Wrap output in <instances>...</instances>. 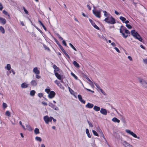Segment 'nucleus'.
<instances>
[{"mask_svg":"<svg viewBox=\"0 0 147 147\" xmlns=\"http://www.w3.org/2000/svg\"><path fill=\"white\" fill-rule=\"evenodd\" d=\"M131 33L132 35L136 38L140 42H143V39L139 34L135 30H133L131 31Z\"/></svg>","mask_w":147,"mask_h":147,"instance_id":"1","label":"nucleus"},{"mask_svg":"<svg viewBox=\"0 0 147 147\" xmlns=\"http://www.w3.org/2000/svg\"><path fill=\"white\" fill-rule=\"evenodd\" d=\"M104 21L107 23L111 24H114L115 23V19L111 16H108L104 20Z\"/></svg>","mask_w":147,"mask_h":147,"instance_id":"2","label":"nucleus"},{"mask_svg":"<svg viewBox=\"0 0 147 147\" xmlns=\"http://www.w3.org/2000/svg\"><path fill=\"white\" fill-rule=\"evenodd\" d=\"M138 80L142 86L145 88H147V81L141 78H139Z\"/></svg>","mask_w":147,"mask_h":147,"instance_id":"3","label":"nucleus"},{"mask_svg":"<svg viewBox=\"0 0 147 147\" xmlns=\"http://www.w3.org/2000/svg\"><path fill=\"white\" fill-rule=\"evenodd\" d=\"M126 131L127 133L131 135L132 136L134 137L135 138H137L139 140L140 139V138L139 137H138L136 134H135V133H134L132 131H131L130 130H129L128 129H127L126 130Z\"/></svg>","mask_w":147,"mask_h":147,"instance_id":"4","label":"nucleus"},{"mask_svg":"<svg viewBox=\"0 0 147 147\" xmlns=\"http://www.w3.org/2000/svg\"><path fill=\"white\" fill-rule=\"evenodd\" d=\"M52 118L51 117H49L48 116H45L43 117V119L45 123L47 124L49 123V122H51V119Z\"/></svg>","mask_w":147,"mask_h":147,"instance_id":"5","label":"nucleus"},{"mask_svg":"<svg viewBox=\"0 0 147 147\" xmlns=\"http://www.w3.org/2000/svg\"><path fill=\"white\" fill-rule=\"evenodd\" d=\"M101 11H99L93 10V12L94 14L97 17L100 18L101 17Z\"/></svg>","mask_w":147,"mask_h":147,"instance_id":"6","label":"nucleus"},{"mask_svg":"<svg viewBox=\"0 0 147 147\" xmlns=\"http://www.w3.org/2000/svg\"><path fill=\"white\" fill-rule=\"evenodd\" d=\"M55 93L54 92L51 91L48 95V97L50 99H52L55 97Z\"/></svg>","mask_w":147,"mask_h":147,"instance_id":"7","label":"nucleus"},{"mask_svg":"<svg viewBox=\"0 0 147 147\" xmlns=\"http://www.w3.org/2000/svg\"><path fill=\"white\" fill-rule=\"evenodd\" d=\"M38 81L35 80H32L30 82V85L32 86H36L38 84Z\"/></svg>","mask_w":147,"mask_h":147,"instance_id":"8","label":"nucleus"},{"mask_svg":"<svg viewBox=\"0 0 147 147\" xmlns=\"http://www.w3.org/2000/svg\"><path fill=\"white\" fill-rule=\"evenodd\" d=\"M122 143L123 145L125 147H132L133 146L125 141H122Z\"/></svg>","mask_w":147,"mask_h":147,"instance_id":"9","label":"nucleus"},{"mask_svg":"<svg viewBox=\"0 0 147 147\" xmlns=\"http://www.w3.org/2000/svg\"><path fill=\"white\" fill-rule=\"evenodd\" d=\"M49 105L52 108L54 109L55 110L58 111L59 110L58 108L55 105H53L52 103L49 102Z\"/></svg>","mask_w":147,"mask_h":147,"instance_id":"10","label":"nucleus"},{"mask_svg":"<svg viewBox=\"0 0 147 147\" xmlns=\"http://www.w3.org/2000/svg\"><path fill=\"white\" fill-rule=\"evenodd\" d=\"M21 86L22 88H26L29 86V84L26 82H24L21 84Z\"/></svg>","mask_w":147,"mask_h":147,"instance_id":"11","label":"nucleus"},{"mask_svg":"<svg viewBox=\"0 0 147 147\" xmlns=\"http://www.w3.org/2000/svg\"><path fill=\"white\" fill-rule=\"evenodd\" d=\"M61 89L64 90V87L60 84V82L56 80L54 82Z\"/></svg>","mask_w":147,"mask_h":147,"instance_id":"12","label":"nucleus"},{"mask_svg":"<svg viewBox=\"0 0 147 147\" xmlns=\"http://www.w3.org/2000/svg\"><path fill=\"white\" fill-rule=\"evenodd\" d=\"M33 71L35 74H39L40 73L39 70L38 69L37 67H35L33 68Z\"/></svg>","mask_w":147,"mask_h":147,"instance_id":"13","label":"nucleus"},{"mask_svg":"<svg viewBox=\"0 0 147 147\" xmlns=\"http://www.w3.org/2000/svg\"><path fill=\"white\" fill-rule=\"evenodd\" d=\"M53 68L54 69V73H57L58 72H59V67L56 65H54L53 66Z\"/></svg>","mask_w":147,"mask_h":147,"instance_id":"14","label":"nucleus"},{"mask_svg":"<svg viewBox=\"0 0 147 147\" xmlns=\"http://www.w3.org/2000/svg\"><path fill=\"white\" fill-rule=\"evenodd\" d=\"M100 113L104 115H106L107 114V110L103 108H101L100 110Z\"/></svg>","mask_w":147,"mask_h":147,"instance_id":"15","label":"nucleus"},{"mask_svg":"<svg viewBox=\"0 0 147 147\" xmlns=\"http://www.w3.org/2000/svg\"><path fill=\"white\" fill-rule=\"evenodd\" d=\"M6 22V20L2 17H0V23L3 25H4Z\"/></svg>","mask_w":147,"mask_h":147,"instance_id":"16","label":"nucleus"},{"mask_svg":"<svg viewBox=\"0 0 147 147\" xmlns=\"http://www.w3.org/2000/svg\"><path fill=\"white\" fill-rule=\"evenodd\" d=\"M55 75L56 76V77L59 80H61V82H63V81L61 79V76L58 73H55Z\"/></svg>","mask_w":147,"mask_h":147,"instance_id":"17","label":"nucleus"},{"mask_svg":"<svg viewBox=\"0 0 147 147\" xmlns=\"http://www.w3.org/2000/svg\"><path fill=\"white\" fill-rule=\"evenodd\" d=\"M12 72L13 74L14 75L15 74V72L14 70L13 69H10L9 70H8L6 72V74L7 76H9V75Z\"/></svg>","mask_w":147,"mask_h":147,"instance_id":"18","label":"nucleus"},{"mask_svg":"<svg viewBox=\"0 0 147 147\" xmlns=\"http://www.w3.org/2000/svg\"><path fill=\"white\" fill-rule=\"evenodd\" d=\"M74 66L77 69H79L81 67L79 64L76 61H74Z\"/></svg>","mask_w":147,"mask_h":147,"instance_id":"19","label":"nucleus"},{"mask_svg":"<svg viewBox=\"0 0 147 147\" xmlns=\"http://www.w3.org/2000/svg\"><path fill=\"white\" fill-rule=\"evenodd\" d=\"M123 30H122V28H121L120 29V32L122 33L123 36L125 38H126L128 36V35H125V34L124 33H123Z\"/></svg>","mask_w":147,"mask_h":147,"instance_id":"20","label":"nucleus"},{"mask_svg":"<svg viewBox=\"0 0 147 147\" xmlns=\"http://www.w3.org/2000/svg\"><path fill=\"white\" fill-rule=\"evenodd\" d=\"M78 97L80 101L83 104H85V101L82 99L81 96L80 95H78Z\"/></svg>","mask_w":147,"mask_h":147,"instance_id":"21","label":"nucleus"},{"mask_svg":"<svg viewBox=\"0 0 147 147\" xmlns=\"http://www.w3.org/2000/svg\"><path fill=\"white\" fill-rule=\"evenodd\" d=\"M112 121L114 122H117V123H119L120 122V120L117 119L116 117H114L112 119Z\"/></svg>","mask_w":147,"mask_h":147,"instance_id":"22","label":"nucleus"},{"mask_svg":"<svg viewBox=\"0 0 147 147\" xmlns=\"http://www.w3.org/2000/svg\"><path fill=\"white\" fill-rule=\"evenodd\" d=\"M94 106L93 104H91L90 103H88L86 105V107L88 108H92Z\"/></svg>","mask_w":147,"mask_h":147,"instance_id":"23","label":"nucleus"},{"mask_svg":"<svg viewBox=\"0 0 147 147\" xmlns=\"http://www.w3.org/2000/svg\"><path fill=\"white\" fill-rule=\"evenodd\" d=\"M93 109L95 111H100V107L98 106H94Z\"/></svg>","mask_w":147,"mask_h":147,"instance_id":"24","label":"nucleus"},{"mask_svg":"<svg viewBox=\"0 0 147 147\" xmlns=\"http://www.w3.org/2000/svg\"><path fill=\"white\" fill-rule=\"evenodd\" d=\"M5 68L7 69L8 70H9L11 69V66L10 64H7L6 66H5Z\"/></svg>","mask_w":147,"mask_h":147,"instance_id":"25","label":"nucleus"},{"mask_svg":"<svg viewBox=\"0 0 147 147\" xmlns=\"http://www.w3.org/2000/svg\"><path fill=\"white\" fill-rule=\"evenodd\" d=\"M0 32L3 34H4L5 33V29L2 26H0Z\"/></svg>","mask_w":147,"mask_h":147,"instance_id":"26","label":"nucleus"},{"mask_svg":"<svg viewBox=\"0 0 147 147\" xmlns=\"http://www.w3.org/2000/svg\"><path fill=\"white\" fill-rule=\"evenodd\" d=\"M35 139L38 142H41L42 141V139L41 138L38 136H36L35 138Z\"/></svg>","mask_w":147,"mask_h":147,"instance_id":"27","label":"nucleus"},{"mask_svg":"<svg viewBox=\"0 0 147 147\" xmlns=\"http://www.w3.org/2000/svg\"><path fill=\"white\" fill-rule=\"evenodd\" d=\"M34 133L36 134H38L39 133V130L38 128H36L34 130Z\"/></svg>","mask_w":147,"mask_h":147,"instance_id":"28","label":"nucleus"},{"mask_svg":"<svg viewBox=\"0 0 147 147\" xmlns=\"http://www.w3.org/2000/svg\"><path fill=\"white\" fill-rule=\"evenodd\" d=\"M36 92L34 90H32L30 92V95L31 96H33L34 95Z\"/></svg>","mask_w":147,"mask_h":147,"instance_id":"29","label":"nucleus"},{"mask_svg":"<svg viewBox=\"0 0 147 147\" xmlns=\"http://www.w3.org/2000/svg\"><path fill=\"white\" fill-rule=\"evenodd\" d=\"M3 13L5 15H7L8 16V18H10V17L7 11L5 10H3Z\"/></svg>","mask_w":147,"mask_h":147,"instance_id":"30","label":"nucleus"},{"mask_svg":"<svg viewBox=\"0 0 147 147\" xmlns=\"http://www.w3.org/2000/svg\"><path fill=\"white\" fill-rule=\"evenodd\" d=\"M5 115L6 116L9 117H10L11 116L10 113L9 111H6L5 113Z\"/></svg>","mask_w":147,"mask_h":147,"instance_id":"31","label":"nucleus"},{"mask_svg":"<svg viewBox=\"0 0 147 147\" xmlns=\"http://www.w3.org/2000/svg\"><path fill=\"white\" fill-rule=\"evenodd\" d=\"M86 134L88 135V137L89 138H90L91 137V135H90V134L89 133L88 129H86Z\"/></svg>","mask_w":147,"mask_h":147,"instance_id":"32","label":"nucleus"},{"mask_svg":"<svg viewBox=\"0 0 147 147\" xmlns=\"http://www.w3.org/2000/svg\"><path fill=\"white\" fill-rule=\"evenodd\" d=\"M74 78L77 80L78 82H81V81L78 78V77L74 74Z\"/></svg>","mask_w":147,"mask_h":147,"instance_id":"33","label":"nucleus"},{"mask_svg":"<svg viewBox=\"0 0 147 147\" xmlns=\"http://www.w3.org/2000/svg\"><path fill=\"white\" fill-rule=\"evenodd\" d=\"M99 36L100 38H102L104 40H107L106 39L103 35H99Z\"/></svg>","mask_w":147,"mask_h":147,"instance_id":"34","label":"nucleus"},{"mask_svg":"<svg viewBox=\"0 0 147 147\" xmlns=\"http://www.w3.org/2000/svg\"><path fill=\"white\" fill-rule=\"evenodd\" d=\"M32 25L34 26L39 31L40 33L41 34H42V31H41V30L40 29H39L35 25H34V24H32Z\"/></svg>","mask_w":147,"mask_h":147,"instance_id":"35","label":"nucleus"},{"mask_svg":"<svg viewBox=\"0 0 147 147\" xmlns=\"http://www.w3.org/2000/svg\"><path fill=\"white\" fill-rule=\"evenodd\" d=\"M119 18L123 22L125 21L126 20V18L123 16H120Z\"/></svg>","mask_w":147,"mask_h":147,"instance_id":"36","label":"nucleus"},{"mask_svg":"<svg viewBox=\"0 0 147 147\" xmlns=\"http://www.w3.org/2000/svg\"><path fill=\"white\" fill-rule=\"evenodd\" d=\"M2 106H3V107L4 109L6 108L7 107V104H6V103L5 102H3V103Z\"/></svg>","mask_w":147,"mask_h":147,"instance_id":"37","label":"nucleus"},{"mask_svg":"<svg viewBox=\"0 0 147 147\" xmlns=\"http://www.w3.org/2000/svg\"><path fill=\"white\" fill-rule=\"evenodd\" d=\"M103 12L104 13V15L105 17H107L108 16H109L108 15L109 14L107 13V12L106 11H103Z\"/></svg>","mask_w":147,"mask_h":147,"instance_id":"38","label":"nucleus"},{"mask_svg":"<svg viewBox=\"0 0 147 147\" xmlns=\"http://www.w3.org/2000/svg\"><path fill=\"white\" fill-rule=\"evenodd\" d=\"M26 127L28 130L30 131H32V129L31 127L29 125H27Z\"/></svg>","mask_w":147,"mask_h":147,"instance_id":"39","label":"nucleus"},{"mask_svg":"<svg viewBox=\"0 0 147 147\" xmlns=\"http://www.w3.org/2000/svg\"><path fill=\"white\" fill-rule=\"evenodd\" d=\"M43 47L44 48L45 50H47L48 51H50V49L46 45H43Z\"/></svg>","mask_w":147,"mask_h":147,"instance_id":"40","label":"nucleus"},{"mask_svg":"<svg viewBox=\"0 0 147 147\" xmlns=\"http://www.w3.org/2000/svg\"><path fill=\"white\" fill-rule=\"evenodd\" d=\"M59 47L63 53H65L66 52L65 50L63 49V47L61 46V45H60Z\"/></svg>","mask_w":147,"mask_h":147,"instance_id":"41","label":"nucleus"},{"mask_svg":"<svg viewBox=\"0 0 147 147\" xmlns=\"http://www.w3.org/2000/svg\"><path fill=\"white\" fill-rule=\"evenodd\" d=\"M92 131L94 134L96 136H98V133L96 132V131H95L94 130H93Z\"/></svg>","mask_w":147,"mask_h":147,"instance_id":"42","label":"nucleus"},{"mask_svg":"<svg viewBox=\"0 0 147 147\" xmlns=\"http://www.w3.org/2000/svg\"><path fill=\"white\" fill-rule=\"evenodd\" d=\"M45 91L47 92V93L49 94L50 93V92H51L50 90L49 89L47 88H46L45 89Z\"/></svg>","mask_w":147,"mask_h":147,"instance_id":"43","label":"nucleus"},{"mask_svg":"<svg viewBox=\"0 0 147 147\" xmlns=\"http://www.w3.org/2000/svg\"><path fill=\"white\" fill-rule=\"evenodd\" d=\"M23 8L25 13L26 14H28V12L27 11V10L24 7H23Z\"/></svg>","mask_w":147,"mask_h":147,"instance_id":"44","label":"nucleus"},{"mask_svg":"<svg viewBox=\"0 0 147 147\" xmlns=\"http://www.w3.org/2000/svg\"><path fill=\"white\" fill-rule=\"evenodd\" d=\"M126 26L129 29L132 28V26L129 24H126Z\"/></svg>","mask_w":147,"mask_h":147,"instance_id":"45","label":"nucleus"},{"mask_svg":"<svg viewBox=\"0 0 147 147\" xmlns=\"http://www.w3.org/2000/svg\"><path fill=\"white\" fill-rule=\"evenodd\" d=\"M114 49L116 50V51L118 53H120V51L119 50V49L117 48V47H114Z\"/></svg>","mask_w":147,"mask_h":147,"instance_id":"46","label":"nucleus"},{"mask_svg":"<svg viewBox=\"0 0 147 147\" xmlns=\"http://www.w3.org/2000/svg\"><path fill=\"white\" fill-rule=\"evenodd\" d=\"M57 36L58 37V38H59V39H60L61 40H63V38L61 37L59 34H57Z\"/></svg>","mask_w":147,"mask_h":147,"instance_id":"47","label":"nucleus"},{"mask_svg":"<svg viewBox=\"0 0 147 147\" xmlns=\"http://www.w3.org/2000/svg\"><path fill=\"white\" fill-rule=\"evenodd\" d=\"M97 30H99V27L95 24H94L93 26Z\"/></svg>","mask_w":147,"mask_h":147,"instance_id":"48","label":"nucleus"},{"mask_svg":"<svg viewBox=\"0 0 147 147\" xmlns=\"http://www.w3.org/2000/svg\"><path fill=\"white\" fill-rule=\"evenodd\" d=\"M3 8V7L2 4L0 3V11H2Z\"/></svg>","mask_w":147,"mask_h":147,"instance_id":"49","label":"nucleus"},{"mask_svg":"<svg viewBox=\"0 0 147 147\" xmlns=\"http://www.w3.org/2000/svg\"><path fill=\"white\" fill-rule=\"evenodd\" d=\"M43 95V94L42 93H39L38 94V96L40 98L42 97Z\"/></svg>","mask_w":147,"mask_h":147,"instance_id":"50","label":"nucleus"},{"mask_svg":"<svg viewBox=\"0 0 147 147\" xmlns=\"http://www.w3.org/2000/svg\"><path fill=\"white\" fill-rule=\"evenodd\" d=\"M89 20V21L91 23V24H92L93 26V25L95 24L94 23V22H93L92 21V20H91V19H90Z\"/></svg>","mask_w":147,"mask_h":147,"instance_id":"51","label":"nucleus"},{"mask_svg":"<svg viewBox=\"0 0 147 147\" xmlns=\"http://www.w3.org/2000/svg\"><path fill=\"white\" fill-rule=\"evenodd\" d=\"M39 74H36V78L37 79H40V76L39 75Z\"/></svg>","mask_w":147,"mask_h":147,"instance_id":"52","label":"nucleus"},{"mask_svg":"<svg viewBox=\"0 0 147 147\" xmlns=\"http://www.w3.org/2000/svg\"><path fill=\"white\" fill-rule=\"evenodd\" d=\"M55 41L56 43L58 45V46L59 47L60 45H61L59 44L58 41L56 39H55Z\"/></svg>","mask_w":147,"mask_h":147,"instance_id":"53","label":"nucleus"},{"mask_svg":"<svg viewBox=\"0 0 147 147\" xmlns=\"http://www.w3.org/2000/svg\"><path fill=\"white\" fill-rule=\"evenodd\" d=\"M125 33L126 34H127L130 33V32H129V31L127 30H125Z\"/></svg>","mask_w":147,"mask_h":147,"instance_id":"54","label":"nucleus"},{"mask_svg":"<svg viewBox=\"0 0 147 147\" xmlns=\"http://www.w3.org/2000/svg\"><path fill=\"white\" fill-rule=\"evenodd\" d=\"M62 43L65 46H67V44H66V43L65 42V40H63L62 41Z\"/></svg>","mask_w":147,"mask_h":147,"instance_id":"55","label":"nucleus"},{"mask_svg":"<svg viewBox=\"0 0 147 147\" xmlns=\"http://www.w3.org/2000/svg\"><path fill=\"white\" fill-rule=\"evenodd\" d=\"M88 121L90 126L91 127H93V125L91 123H90L89 121Z\"/></svg>","mask_w":147,"mask_h":147,"instance_id":"56","label":"nucleus"},{"mask_svg":"<svg viewBox=\"0 0 147 147\" xmlns=\"http://www.w3.org/2000/svg\"><path fill=\"white\" fill-rule=\"evenodd\" d=\"M128 58L131 61H132V59L131 57L130 56H128Z\"/></svg>","mask_w":147,"mask_h":147,"instance_id":"57","label":"nucleus"},{"mask_svg":"<svg viewBox=\"0 0 147 147\" xmlns=\"http://www.w3.org/2000/svg\"><path fill=\"white\" fill-rule=\"evenodd\" d=\"M38 22L40 24V25H41L42 26H44V24H43V23L41 22L39 20H38Z\"/></svg>","mask_w":147,"mask_h":147,"instance_id":"58","label":"nucleus"},{"mask_svg":"<svg viewBox=\"0 0 147 147\" xmlns=\"http://www.w3.org/2000/svg\"><path fill=\"white\" fill-rule=\"evenodd\" d=\"M75 20L76 22V24L77 25H78L79 24V21L77 20L76 19H75Z\"/></svg>","mask_w":147,"mask_h":147,"instance_id":"59","label":"nucleus"},{"mask_svg":"<svg viewBox=\"0 0 147 147\" xmlns=\"http://www.w3.org/2000/svg\"><path fill=\"white\" fill-rule=\"evenodd\" d=\"M94 84H95V85H96V87L98 89H100V86H99L96 83H94Z\"/></svg>","mask_w":147,"mask_h":147,"instance_id":"60","label":"nucleus"},{"mask_svg":"<svg viewBox=\"0 0 147 147\" xmlns=\"http://www.w3.org/2000/svg\"><path fill=\"white\" fill-rule=\"evenodd\" d=\"M143 60L145 63L147 64V59H144Z\"/></svg>","mask_w":147,"mask_h":147,"instance_id":"61","label":"nucleus"},{"mask_svg":"<svg viewBox=\"0 0 147 147\" xmlns=\"http://www.w3.org/2000/svg\"><path fill=\"white\" fill-rule=\"evenodd\" d=\"M20 24L23 26H25L24 24L23 21H20Z\"/></svg>","mask_w":147,"mask_h":147,"instance_id":"62","label":"nucleus"},{"mask_svg":"<svg viewBox=\"0 0 147 147\" xmlns=\"http://www.w3.org/2000/svg\"><path fill=\"white\" fill-rule=\"evenodd\" d=\"M42 104L46 106L47 105V103L44 102H42Z\"/></svg>","mask_w":147,"mask_h":147,"instance_id":"63","label":"nucleus"},{"mask_svg":"<svg viewBox=\"0 0 147 147\" xmlns=\"http://www.w3.org/2000/svg\"><path fill=\"white\" fill-rule=\"evenodd\" d=\"M51 117L52 118L51 119V121H52V120H53V121L54 122H55L56 121V119L53 118L52 117Z\"/></svg>","mask_w":147,"mask_h":147,"instance_id":"64","label":"nucleus"}]
</instances>
